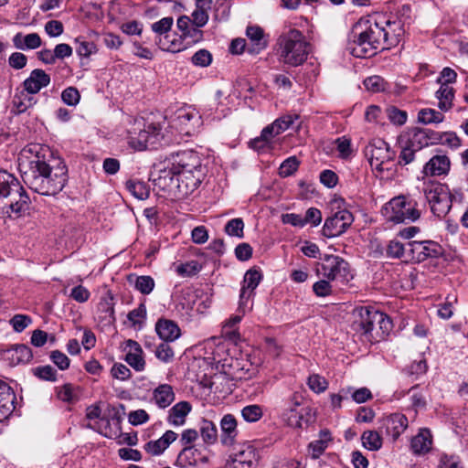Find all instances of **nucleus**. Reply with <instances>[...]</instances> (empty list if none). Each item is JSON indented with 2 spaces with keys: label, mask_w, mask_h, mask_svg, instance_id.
Returning <instances> with one entry per match:
<instances>
[{
  "label": "nucleus",
  "mask_w": 468,
  "mask_h": 468,
  "mask_svg": "<svg viewBox=\"0 0 468 468\" xmlns=\"http://www.w3.org/2000/svg\"><path fill=\"white\" fill-rule=\"evenodd\" d=\"M201 270V265L197 261H189L186 263H182L176 267V272L178 275L183 277H190Z\"/></svg>",
  "instance_id": "nucleus-46"
},
{
  "label": "nucleus",
  "mask_w": 468,
  "mask_h": 468,
  "mask_svg": "<svg viewBox=\"0 0 468 468\" xmlns=\"http://www.w3.org/2000/svg\"><path fill=\"white\" fill-rule=\"evenodd\" d=\"M439 101L438 107L443 112H448L452 106L454 90L450 85L442 83L435 93Z\"/></svg>",
  "instance_id": "nucleus-34"
},
{
  "label": "nucleus",
  "mask_w": 468,
  "mask_h": 468,
  "mask_svg": "<svg viewBox=\"0 0 468 468\" xmlns=\"http://www.w3.org/2000/svg\"><path fill=\"white\" fill-rule=\"evenodd\" d=\"M29 197L12 174L0 170V217L17 218L29 210Z\"/></svg>",
  "instance_id": "nucleus-3"
},
{
  "label": "nucleus",
  "mask_w": 468,
  "mask_h": 468,
  "mask_svg": "<svg viewBox=\"0 0 468 468\" xmlns=\"http://www.w3.org/2000/svg\"><path fill=\"white\" fill-rule=\"evenodd\" d=\"M299 116L297 114H286L273 122L264 127L259 137L251 140L250 146H254L258 143L265 144H273L279 143L278 136L290 128L298 127L300 125Z\"/></svg>",
  "instance_id": "nucleus-10"
},
{
  "label": "nucleus",
  "mask_w": 468,
  "mask_h": 468,
  "mask_svg": "<svg viewBox=\"0 0 468 468\" xmlns=\"http://www.w3.org/2000/svg\"><path fill=\"white\" fill-rule=\"evenodd\" d=\"M332 280L322 279L313 285V291L318 297H326L333 293V287L330 283Z\"/></svg>",
  "instance_id": "nucleus-53"
},
{
  "label": "nucleus",
  "mask_w": 468,
  "mask_h": 468,
  "mask_svg": "<svg viewBox=\"0 0 468 468\" xmlns=\"http://www.w3.org/2000/svg\"><path fill=\"white\" fill-rule=\"evenodd\" d=\"M77 47L76 52L80 57L89 58L91 54L97 51L96 46L93 42L76 39Z\"/></svg>",
  "instance_id": "nucleus-57"
},
{
  "label": "nucleus",
  "mask_w": 468,
  "mask_h": 468,
  "mask_svg": "<svg viewBox=\"0 0 468 468\" xmlns=\"http://www.w3.org/2000/svg\"><path fill=\"white\" fill-rule=\"evenodd\" d=\"M248 304L249 303L239 300L237 314L229 317V319L226 322L225 326L231 328L237 324H239L241 321L242 317L247 313V311L251 309V306H249Z\"/></svg>",
  "instance_id": "nucleus-51"
},
{
  "label": "nucleus",
  "mask_w": 468,
  "mask_h": 468,
  "mask_svg": "<svg viewBox=\"0 0 468 468\" xmlns=\"http://www.w3.org/2000/svg\"><path fill=\"white\" fill-rule=\"evenodd\" d=\"M380 24L382 27V49L397 46L405 34L404 23L400 19L394 18Z\"/></svg>",
  "instance_id": "nucleus-15"
},
{
  "label": "nucleus",
  "mask_w": 468,
  "mask_h": 468,
  "mask_svg": "<svg viewBox=\"0 0 468 468\" xmlns=\"http://www.w3.org/2000/svg\"><path fill=\"white\" fill-rule=\"evenodd\" d=\"M319 177L320 182L328 188L335 187L338 183V176L329 169L322 171Z\"/></svg>",
  "instance_id": "nucleus-64"
},
{
  "label": "nucleus",
  "mask_w": 468,
  "mask_h": 468,
  "mask_svg": "<svg viewBox=\"0 0 468 468\" xmlns=\"http://www.w3.org/2000/svg\"><path fill=\"white\" fill-rule=\"evenodd\" d=\"M50 83V77L43 69H36L29 77L24 80V89L29 94L37 93L42 88Z\"/></svg>",
  "instance_id": "nucleus-23"
},
{
  "label": "nucleus",
  "mask_w": 468,
  "mask_h": 468,
  "mask_svg": "<svg viewBox=\"0 0 468 468\" xmlns=\"http://www.w3.org/2000/svg\"><path fill=\"white\" fill-rule=\"evenodd\" d=\"M177 434L173 431H166L161 438L155 441H150L145 444V451L153 455L161 454L169 445L175 441Z\"/></svg>",
  "instance_id": "nucleus-29"
},
{
  "label": "nucleus",
  "mask_w": 468,
  "mask_h": 468,
  "mask_svg": "<svg viewBox=\"0 0 468 468\" xmlns=\"http://www.w3.org/2000/svg\"><path fill=\"white\" fill-rule=\"evenodd\" d=\"M244 223L241 218H233L225 226V231L229 236L243 237Z\"/></svg>",
  "instance_id": "nucleus-55"
},
{
  "label": "nucleus",
  "mask_w": 468,
  "mask_h": 468,
  "mask_svg": "<svg viewBox=\"0 0 468 468\" xmlns=\"http://www.w3.org/2000/svg\"><path fill=\"white\" fill-rule=\"evenodd\" d=\"M200 434L204 442L207 444H214L218 441V429L211 420H201Z\"/></svg>",
  "instance_id": "nucleus-38"
},
{
  "label": "nucleus",
  "mask_w": 468,
  "mask_h": 468,
  "mask_svg": "<svg viewBox=\"0 0 468 468\" xmlns=\"http://www.w3.org/2000/svg\"><path fill=\"white\" fill-rule=\"evenodd\" d=\"M438 468H463L460 457L454 454L441 453Z\"/></svg>",
  "instance_id": "nucleus-48"
},
{
  "label": "nucleus",
  "mask_w": 468,
  "mask_h": 468,
  "mask_svg": "<svg viewBox=\"0 0 468 468\" xmlns=\"http://www.w3.org/2000/svg\"><path fill=\"white\" fill-rule=\"evenodd\" d=\"M381 24L360 19L353 27L348 50L356 58H369L383 46Z\"/></svg>",
  "instance_id": "nucleus-4"
},
{
  "label": "nucleus",
  "mask_w": 468,
  "mask_h": 468,
  "mask_svg": "<svg viewBox=\"0 0 468 468\" xmlns=\"http://www.w3.org/2000/svg\"><path fill=\"white\" fill-rule=\"evenodd\" d=\"M198 437V432L195 429H186L181 434V444L184 446V449L179 454V458L183 459L188 452H192V447L188 445L194 442Z\"/></svg>",
  "instance_id": "nucleus-44"
},
{
  "label": "nucleus",
  "mask_w": 468,
  "mask_h": 468,
  "mask_svg": "<svg viewBox=\"0 0 468 468\" xmlns=\"http://www.w3.org/2000/svg\"><path fill=\"white\" fill-rule=\"evenodd\" d=\"M262 280V273L256 268H251L246 271L239 293V300L249 303L253 296L255 289Z\"/></svg>",
  "instance_id": "nucleus-18"
},
{
  "label": "nucleus",
  "mask_w": 468,
  "mask_h": 468,
  "mask_svg": "<svg viewBox=\"0 0 468 468\" xmlns=\"http://www.w3.org/2000/svg\"><path fill=\"white\" fill-rule=\"evenodd\" d=\"M41 37L37 33L24 35L17 33L13 37V44L17 49H36L41 46Z\"/></svg>",
  "instance_id": "nucleus-30"
},
{
  "label": "nucleus",
  "mask_w": 468,
  "mask_h": 468,
  "mask_svg": "<svg viewBox=\"0 0 468 468\" xmlns=\"http://www.w3.org/2000/svg\"><path fill=\"white\" fill-rule=\"evenodd\" d=\"M191 61L197 67H207L212 62V55L207 49H199L191 58Z\"/></svg>",
  "instance_id": "nucleus-54"
},
{
  "label": "nucleus",
  "mask_w": 468,
  "mask_h": 468,
  "mask_svg": "<svg viewBox=\"0 0 468 468\" xmlns=\"http://www.w3.org/2000/svg\"><path fill=\"white\" fill-rule=\"evenodd\" d=\"M192 406L188 401H180L175 404L168 411L167 422L172 426H183L190 413Z\"/></svg>",
  "instance_id": "nucleus-26"
},
{
  "label": "nucleus",
  "mask_w": 468,
  "mask_h": 468,
  "mask_svg": "<svg viewBox=\"0 0 468 468\" xmlns=\"http://www.w3.org/2000/svg\"><path fill=\"white\" fill-rule=\"evenodd\" d=\"M13 112L17 114L25 112L29 107L35 104V101L29 95L21 91L19 94H16L13 99Z\"/></svg>",
  "instance_id": "nucleus-40"
},
{
  "label": "nucleus",
  "mask_w": 468,
  "mask_h": 468,
  "mask_svg": "<svg viewBox=\"0 0 468 468\" xmlns=\"http://www.w3.org/2000/svg\"><path fill=\"white\" fill-rule=\"evenodd\" d=\"M61 98L66 104L74 106L80 101V96L76 88L69 87L62 91Z\"/></svg>",
  "instance_id": "nucleus-62"
},
{
  "label": "nucleus",
  "mask_w": 468,
  "mask_h": 468,
  "mask_svg": "<svg viewBox=\"0 0 468 468\" xmlns=\"http://www.w3.org/2000/svg\"><path fill=\"white\" fill-rule=\"evenodd\" d=\"M431 435L426 429L420 430V432L411 439L410 447L415 454H424L431 448Z\"/></svg>",
  "instance_id": "nucleus-31"
},
{
  "label": "nucleus",
  "mask_w": 468,
  "mask_h": 468,
  "mask_svg": "<svg viewBox=\"0 0 468 468\" xmlns=\"http://www.w3.org/2000/svg\"><path fill=\"white\" fill-rule=\"evenodd\" d=\"M165 120L161 114L150 113L147 117H139L134 120L130 133L129 146H147L160 142L161 121Z\"/></svg>",
  "instance_id": "nucleus-6"
},
{
  "label": "nucleus",
  "mask_w": 468,
  "mask_h": 468,
  "mask_svg": "<svg viewBox=\"0 0 468 468\" xmlns=\"http://www.w3.org/2000/svg\"><path fill=\"white\" fill-rule=\"evenodd\" d=\"M99 319L106 324H112L115 321L114 316V300L111 293L101 297L98 304Z\"/></svg>",
  "instance_id": "nucleus-32"
},
{
  "label": "nucleus",
  "mask_w": 468,
  "mask_h": 468,
  "mask_svg": "<svg viewBox=\"0 0 468 468\" xmlns=\"http://www.w3.org/2000/svg\"><path fill=\"white\" fill-rule=\"evenodd\" d=\"M155 356L162 362L168 363L174 357V350L169 346L168 342H165L157 346Z\"/></svg>",
  "instance_id": "nucleus-58"
},
{
  "label": "nucleus",
  "mask_w": 468,
  "mask_h": 468,
  "mask_svg": "<svg viewBox=\"0 0 468 468\" xmlns=\"http://www.w3.org/2000/svg\"><path fill=\"white\" fill-rule=\"evenodd\" d=\"M299 161L295 156H291L284 160L279 168V174L281 176L286 177L292 175L299 166Z\"/></svg>",
  "instance_id": "nucleus-52"
},
{
  "label": "nucleus",
  "mask_w": 468,
  "mask_h": 468,
  "mask_svg": "<svg viewBox=\"0 0 468 468\" xmlns=\"http://www.w3.org/2000/svg\"><path fill=\"white\" fill-rule=\"evenodd\" d=\"M316 272L325 279L337 281L342 285H347L354 278L349 263L337 255H324Z\"/></svg>",
  "instance_id": "nucleus-8"
},
{
  "label": "nucleus",
  "mask_w": 468,
  "mask_h": 468,
  "mask_svg": "<svg viewBox=\"0 0 468 468\" xmlns=\"http://www.w3.org/2000/svg\"><path fill=\"white\" fill-rule=\"evenodd\" d=\"M409 247L397 239L388 242L386 249V255L392 259H404L407 261Z\"/></svg>",
  "instance_id": "nucleus-37"
},
{
  "label": "nucleus",
  "mask_w": 468,
  "mask_h": 468,
  "mask_svg": "<svg viewBox=\"0 0 468 468\" xmlns=\"http://www.w3.org/2000/svg\"><path fill=\"white\" fill-rule=\"evenodd\" d=\"M444 116L434 109H422L418 113V120L425 124L441 122Z\"/></svg>",
  "instance_id": "nucleus-43"
},
{
  "label": "nucleus",
  "mask_w": 468,
  "mask_h": 468,
  "mask_svg": "<svg viewBox=\"0 0 468 468\" xmlns=\"http://www.w3.org/2000/svg\"><path fill=\"white\" fill-rule=\"evenodd\" d=\"M409 256L407 261L421 262L429 258H438L442 255L441 246L433 240H411L407 243Z\"/></svg>",
  "instance_id": "nucleus-11"
},
{
  "label": "nucleus",
  "mask_w": 468,
  "mask_h": 468,
  "mask_svg": "<svg viewBox=\"0 0 468 468\" xmlns=\"http://www.w3.org/2000/svg\"><path fill=\"white\" fill-rule=\"evenodd\" d=\"M34 375L46 381H57V371L49 365L37 367L33 369Z\"/></svg>",
  "instance_id": "nucleus-49"
},
{
  "label": "nucleus",
  "mask_w": 468,
  "mask_h": 468,
  "mask_svg": "<svg viewBox=\"0 0 468 468\" xmlns=\"http://www.w3.org/2000/svg\"><path fill=\"white\" fill-rule=\"evenodd\" d=\"M203 176L199 158L193 150L183 151L176 165L160 169L156 176L152 174L154 186L176 199L191 195L201 184Z\"/></svg>",
  "instance_id": "nucleus-2"
},
{
  "label": "nucleus",
  "mask_w": 468,
  "mask_h": 468,
  "mask_svg": "<svg viewBox=\"0 0 468 468\" xmlns=\"http://www.w3.org/2000/svg\"><path fill=\"white\" fill-rule=\"evenodd\" d=\"M27 154H34L23 171L25 184L36 193L44 196H55L59 193L67 182L66 166H59L58 152L53 148H39L33 152L32 148H23L19 156V165L25 168L24 158Z\"/></svg>",
  "instance_id": "nucleus-1"
},
{
  "label": "nucleus",
  "mask_w": 468,
  "mask_h": 468,
  "mask_svg": "<svg viewBox=\"0 0 468 468\" xmlns=\"http://www.w3.org/2000/svg\"><path fill=\"white\" fill-rule=\"evenodd\" d=\"M16 396L12 388L0 379V422L7 419L15 409Z\"/></svg>",
  "instance_id": "nucleus-20"
},
{
  "label": "nucleus",
  "mask_w": 468,
  "mask_h": 468,
  "mask_svg": "<svg viewBox=\"0 0 468 468\" xmlns=\"http://www.w3.org/2000/svg\"><path fill=\"white\" fill-rule=\"evenodd\" d=\"M155 331L165 342H173L181 335L177 324L168 319H159L155 324Z\"/></svg>",
  "instance_id": "nucleus-25"
},
{
  "label": "nucleus",
  "mask_w": 468,
  "mask_h": 468,
  "mask_svg": "<svg viewBox=\"0 0 468 468\" xmlns=\"http://www.w3.org/2000/svg\"><path fill=\"white\" fill-rule=\"evenodd\" d=\"M56 392L58 399L64 402L69 403L77 399V395L74 392V387L69 383L56 388Z\"/></svg>",
  "instance_id": "nucleus-50"
},
{
  "label": "nucleus",
  "mask_w": 468,
  "mask_h": 468,
  "mask_svg": "<svg viewBox=\"0 0 468 468\" xmlns=\"http://www.w3.org/2000/svg\"><path fill=\"white\" fill-rule=\"evenodd\" d=\"M307 385L314 392L322 393L326 390L328 382L324 377L318 374H313L308 378Z\"/></svg>",
  "instance_id": "nucleus-47"
},
{
  "label": "nucleus",
  "mask_w": 468,
  "mask_h": 468,
  "mask_svg": "<svg viewBox=\"0 0 468 468\" xmlns=\"http://www.w3.org/2000/svg\"><path fill=\"white\" fill-rule=\"evenodd\" d=\"M386 220L393 223H402L407 220L416 221L420 217V212L406 201L402 196L396 197L386 203L381 209Z\"/></svg>",
  "instance_id": "nucleus-9"
},
{
  "label": "nucleus",
  "mask_w": 468,
  "mask_h": 468,
  "mask_svg": "<svg viewBox=\"0 0 468 468\" xmlns=\"http://www.w3.org/2000/svg\"><path fill=\"white\" fill-rule=\"evenodd\" d=\"M247 37L255 46L254 51L259 52L267 47V40L264 37V33L261 27L258 26H250L246 30Z\"/></svg>",
  "instance_id": "nucleus-35"
},
{
  "label": "nucleus",
  "mask_w": 468,
  "mask_h": 468,
  "mask_svg": "<svg viewBox=\"0 0 468 468\" xmlns=\"http://www.w3.org/2000/svg\"><path fill=\"white\" fill-rule=\"evenodd\" d=\"M408 419L400 413H392L380 420L379 429L396 441L408 427Z\"/></svg>",
  "instance_id": "nucleus-16"
},
{
  "label": "nucleus",
  "mask_w": 468,
  "mask_h": 468,
  "mask_svg": "<svg viewBox=\"0 0 468 468\" xmlns=\"http://www.w3.org/2000/svg\"><path fill=\"white\" fill-rule=\"evenodd\" d=\"M135 288L143 294H149L154 288V281L151 276H139L135 281Z\"/></svg>",
  "instance_id": "nucleus-56"
},
{
  "label": "nucleus",
  "mask_w": 468,
  "mask_h": 468,
  "mask_svg": "<svg viewBox=\"0 0 468 468\" xmlns=\"http://www.w3.org/2000/svg\"><path fill=\"white\" fill-rule=\"evenodd\" d=\"M364 85L367 90L377 92L384 90L385 81L381 77L375 75L367 78L364 80Z\"/></svg>",
  "instance_id": "nucleus-63"
},
{
  "label": "nucleus",
  "mask_w": 468,
  "mask_h": 468,
  "mask_svg": "<svg viewBox=\"0 0 468 468\" xmlns=\"http://www.w3.org/2000/svg\"><path fill=\"white\" fill-rule=\"evenodd\" d=\"M241 416L247 422H256L263 416L262 407L257 404L245 406L241 410Z\"/></svg>",
  "instance_id": "nucleus-45"
},
{
  "label": "nucleus",
  "mask_w": 468,
  "mask_h": 468,
  "mask_svg": "<svg viewBox=\"0 0 468 468\" xmlns=\"http://www.w3.org/2000/svg\"><path fill=\"white\" fill-rule=\"evenodd\" d=\"M126 188L134 197L140 200H144L149 197V187L142 181L128 180Z\"/></svg>",
  "instance_id": "nucleus-41"
},
{
  "label": "nucleus",
  "mask_w": 468,
  "mask_h": 468,
  "mask_svg": "<svg viewBox=\"0 0 468 468\" xmlns=\"http://www.w3.org/2000/svg\"><path fill=\"white\" fill-rule=\"evenodd\" d=\"M394 152L391 151V148H375L371 154V159H376V165H379L384 164L386 160L392 159ZM371 164L373 165V160H371Z\"/></svg>",
  "instance_id": "nucleus-60"
},
{
  "label": "nucleus",
  "mask_w": 468,
  "mask_h": 468,
  "mask_svg": "<svg viewBox=\"0 0 468 468\" xmlns=\"http://www.w3.org/2000/svg\"><path fill=\"white\" fill-rule=\"evenodd\" d=\"M220 441L225 446H231L235 443L238 435L237 420L232 414H226L220 420Z\"/></svg>",
  "instance_id": "nucleus-21"
},
{
  "label": "nucleus",
  "mask_w": 468,
  "mask_h": 468,
  "mask_svg": "<svg viewBox=\"0 0 468 468\" xmlns=\"http://www.w3.org/2000/svg\"><path fill=\"white\" fill-rule=\"evenodd\" d=\"M31 323V317L26 314H16L10 320L13 329L17 333L24 331Z\"/></svg>",
  "instance_id": "nucleus-59"
},
{
  "label": "nucleus",
  "mask_w": 468,
  "mask_h": 468,
  "mask_svg": "<svg viewBox=\"0 0 468 468\" xmlns=\"http://www.w3.org/2000/svg\"><path fill=\"white\" fill-rule=\"evenodd\" d=\"M354 221L353 214L346 208L339 209L328 217L323 226V235L327 238L338 237L345 233Z\"/></svg>",
  "instance_id": "nucleus-12"
},
{
  "label": "nucleus",
  "mask_w": 468,
  "mask_h": 468,
  "mask_svg": "<svg viewBox=\"0 0 468 468\" xmlns=\"http://www.w3.org/2000/svg\"><path fill=\"white\" fill-rule=\"evenodd\" d=\"M361 440L363 446L369 451H378L382 447V437L376 431H364Z\"/></svg>",
  "instance_id": "nucleus-39"
},
{
  "label": "nucleus",
  "mask_w": 468,
  "mask_h": 468,
  "mask_svg": "<svg viewBox=\"0 0 468 468\" xmlns=\"http://www.w3.org/2000/svg\"><path fill=\"white\" fill-rule=\"evenodd\" d=\"M278 45L280 62L298 67L307 59L310 45L300 30L293 28L283 33L278 39Z\"/></svg>",
  "instance_id": "nucleus-5"
},
{
  "label": "nucleus",
  "mask_w": 468,
  "mask_h": 468,
  "mask_svg": "<svg viewBox=\"0 0 468 468\" xmlns=\"http://www.w3.org/2000/svg\"><path fill=\"white\" fill-rule=\"evenodd\" d=\"M51 361L60 369L66 370L69 367L70 360L69 358L62 352L58 350H54L50 353Z\"/></svg>",
  "instance_id": "nucleus-61"
},
{
  "label": "nucleus",
  "mask_w": 468,
  "mask_h": 468,
  "mask_svg": "<svg viewBox=\"0 0 468 468\" xmlns=\"http://www.w3.org/2000/svg\"><path fill=\"white\" fill-rule=\"evenodd\" d=\"M450 165V159L446 155H435L424 165L422 173L426 176L446 175Z\"/></svg>",
  "instance_id": "nucleus-24"
},
{
  "label": "nucleus",
  "mask_w": 468,
  "mask_h": 468,
  "mask_svg": "<svg viewBox=\"0 0 468 468\" xmlns=\"http://www.w3.org/2000/svg\"><path fill=\"white\" fill-rule=\"evenodd\" d=\"M298 406H300V402L297 400V397L294 394L285 404L282 415L287 425L292 428L302 427L303 415L297 411L296 408Z\"/></svg>",
  "instance_id": "nucleus-27"
},
{
  "label": "nucleus",
  "mask_w": 468,
  "mask_h": 468,
  "mask_svg": "<svg viewBox=\"0 0 468 468\" xmlns=\"http://www.w3.org/2000/svg\"><path fill=\"white\" fill-rule=\"evenodd\" d=\"M233 463L240 465V468H257L259 460L255 450L248 447L235 454Z\"/></svg>",
  "instance_id": "nucleus-33"
},
{
  "label": "nucleus",
  "mask_w": 468,
  "mask_h": 468,
  "mask_svg": "<svg viewBox=\"0 0 468 468\" xmlns=\"http://www.w3.org/2000/svg\"><path fill=\"white\" fill-rule=\"evenodd\" d=\"M176 399L174 388L169 384H160L153 389L151 402L159 409L165 410Z\"/></svg>",
  "instance_id": "nucleus-22"
},
{
  "label": "nucleus",
  "mask_w": 468,
  "mask_h": 468,
  "mask_svg": "<svg viewBox=\"0 0 468 468\" xmlns=\"http://www.w3.org/2000/svg\"><path fill=\"white\" fill-rule=\"evenodd\" d=\"M422 191L435 216L444 217L451 210L452 197L447 185L427 179L423 182Z\"/></svg>",
  "instance_id": "nucleus-7"
},
{
  "label": "nucleus",
  "mask_w": 468,
  "mask_h": 468,
  "mask_svg": "<svg viewBox=\"0 0 468 468\" xmlns=\"http://www.w3.org/2000/svg\"><path fill=\"white\" fill-rule=\"evenodd\" d=\"M173 23L174 20L172 16L164 17L152 24V30L160 36L165 35V37H160L157 42L162 50L176 53L183 49L182 43L176 38L169 39L170 37L165 35L170 31Z\"/></svg>",
  "instance_id": "nucleus-13"
},
{
  "label": "nucleus",
  "mask_w": 468,
  "mask_h": 468,
  "mask_svg": "<svg viewBox=\"0 0 468 468\" xmlns=\"http://www.w3.org/2000/svg\"><path fill=\"white\" fill-rule=\"evenodd\" d=\"M377 310L369 309L368 307H361L357 309L358 319L355 321L354 324L357 331H361L363 335H369L376 329V317L378 314Z\"/></svg>",
  "instance_id": "nucleus-19"
},
{
  "label": "nucleus",
  "mask_w": 468,
  "mask_h": 468,
  "mask_svg": "<svg viewBox=\"0 0 468 468\" xmlns=\"http://www.w3.org/2000/svg\"><path fill=\"white\" fill-rule=\"evenodd\" d=\"M375 317L377 318L376 324L378 326V329L376 332V335L377 337L384 338L392 330V322L387 314L381 312H378V314H376Z\"/></svg>",
  "instance_id": "nucleus-42"
},
{
  "label": "nucleus",
  "mask_w": 468,
  "mask_h": 468,
  "mask_svg": "<svg viewBox=\"0 0 468 468\" xmlns=\"http://www.w3.org/2000/svg\"><path fill=\"white\" fill-rule=\"evenodd\" d=\"M126 346L129 348V351L125 356V361L136 371L144 370L145 362L143 357L141 346L136 341L128 340Z\"/></svg>",
  "instance_id": "nucleus-28"
},
{
  "label": "nucleus",
  "mask_w": 468,
  "mask_h": 468,
  "mask_svg": "<svg viewBox=\"0 0 468 468\" xmlns=\"http://www.w3.org/2000/svg\"><path fill=\"white\" fill-rule=\"evenodd\" d=\"M200 116L195 109L185 107L178 109L171 120V126L186 136H190L195 123L199 122Z\"/></svg>",
  "instance_id": "nucleus-14"
},
{
  "label": "nucleus",
  "mask_w": 468,
  "mask_h": 468,
  "mask_svg": "<svg viewBox=\"0 0 468 468\" xmlns=\"http://www.w3.org/2000/svg\"><path fill=\"white\" fill-rule=\"evenodd\" d=\"M431 133L429 129L412 128L402 133L399 142L400 146H432Z\"/></svg>",
  "instance_id": "nucleus-17"
},
{
  "label": "nucleus",
  "mask_w": 468,
  "mask_h": 468,
  "mask_svg": "<svg viewBox=\"0 0 468 468\" xmlns=\"http://www.w3.org/2000/svg\"><path fill=\"white\" fill-rule=\"evenodd\" d=\"M431 144L432 145L440 144L441 146H459L461 143L460 139L454 133H439L432 131Z\"/></svg>",
  "instance_id": "nucleus-36"
}]
</instances>
